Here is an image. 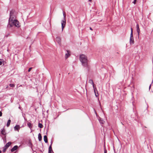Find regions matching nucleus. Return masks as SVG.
Wrapping results in <instances>:
<instances>
[{"label": "nucleus", "mask_w": 153, "mask_h": 153, "mask_svg": "<svg viewBox=\"0 0 153 153\" xmlns=\"http://www.w3.org/2000/svg\"><path fill=\"white\" fill-rule=\"evenodd\" d=\"M67 53L65 54V58H67L70 55V51H67Z\"/></svg>", "instance_id": "nucleus-12"}, {"label": "nucleus", "mask_w": 153, "mask_h": 153, "mask_svg": "<svg viewBox=\"0 0 153 153\" xmlns=\"http://www.w3.org/2000/svg\"><path fill=\"white\" fill-rule=\"evenodd\" d=\"M13 26L17 27H19L20 26L19 24V22L16 19L12 20L11 19V17H10V18L9 19L8 24L7 25V27L10 28Z\"/></svg>", "instance_id": "nucleus-1"}, {"label": "nucleus", "mask_w": 153, "mask_h": 153, "mask_svg": "<svg viewBox=\"0 0 153 153\" xmlns=\"http://www.w3.org/2000/svg\"><path fill=\"white\" fill-rule=\"evenodd\" d=\"M137 0H134V1L133 2L134 4H135L136 3Z\"/></svg>", "instance_id": "nucleus-29"}, {"label": "nucleus", "mask_w": 153, "mask_h": 153, "mask_svg": "<svg viewBox=\"0 0 153 153\" xmlns=\"http://www.w3.org/2000/svg\"><path fill=\"white\" fill-rule=\"evenodd\" d=\"M104 153H107V150L106 149H104Z\"/></svg>", "instance_id": "nucleus-28"}, {"label": "nucleus", "mask_w": 153, "mask_h": 153, "mask_svg": "<svg viewBox=\"0 0 153 153\" xmlns=\"http://www.w3.org/2000/svg\"><path fill=\"white\" fill-rule=\"evenodd\" d=\"M1 151L0 150V153H1Z\"/></svg>", "instance_id": "nucleus-37"}, {"label": "nucleus", "mask_w": 153, "mask_h": 153, "mask_svg": "<svg viewBox=\"0 0 153 153\" xmlns=\"http://www.w3.org/2000/svg\"><path fill=\"white\" fill-rule=\"evenodd\" d=\"M20 127L19 125H16L14 127V129L15 131H18V132L19 131V130L20 129Z\"/></svg>", "instance_id": "nucleus-9"}, {"label": "nucleus", "mask_w": 153, "mask_h": 153, "mask_svg": "<svg viewBox=\"0 0 153 153\" xmlns=\"http://www.w3.org/2000/svg\"><path fill=\"white\" fill-rule=\"evenodd\" d=\"M90 30H93L92 29V28H91V27H90Z\"/></svg>", "instance_id": "nucleus-31"}, {"label": "nucleus", "mask_w": 153, "mask_h": 153, "mask_svg": "<svg viewBox=\"0 0 153 153\" xmlns=\"http://www.w3.org/2000/svg\"><path fill=\"white\" fill-rule=\"evenodd\" d=\"M2 60V59H0V60L1 61ZM2 62L1 61H0V65H2Z\"/></svg>", "instance_id": "nucleus-27"}, {"label": "nucleus", "mask_w": 153, "mask_h": 153, "mask_svg": "<svg viewBox=\"0 0 153 153\" xmlns=\"http://www.w3.org/2000/svg\"><path fill=\"white\" fill-rule=\"evenodd\" d=\"M18 148V146L17 145L14 146L13 148L11 149V152H13L14 151L16 150Z\"/></svg>", "instance_id": "nucleus-11"}, {"label": "nucleus", "mask_w": 153, "mask_h": 153, "mask_svg": "<svg viewBox=\"0 0 153 153\" xmlns=\"http://www.w3.org/2000/svg\"><path fill=\"white\" fill-rule=\"evenodd\" d=\"M48 153H52V152L48 151Z\"/></svg>", "instance_id": "nucleus-35"}, {"label": "nucleus", "mask_w": 153, "mask_h": 153, "mask_svg": "<svg viewBox=\"0 0 153 153\" xmlns=\"http://www.w3.org/2000/svg\"><path fill=\"white\" fill-rule=\"evenodd\" d=\"M136 28H137V33H138V35L139 36V35H140V29L139 28V24L138 23L137 24Z\"/></svg>", "instance_id": "nucleus-8"}, {"label": "nucleus", "mask_w": 153, "mask_h": 153, "mask_svg": "<svg viewBox=\"0 0 153 153\" xmlns=\"http://www.w3.org/2000/svg\"><path fill=\"white\" fill-rule=\"evenodd\" d=\"M79 59L83 66L88 67L87 57L84 54L80 55Z\"/></svg>", "instance_id": "nucleus-2"}, {"label": "nucleus", "mask_w": 153, "mask_h": 153, "mask_svg": "<svg viewBox=\"0 0 153 153\" xmlns=\"http://www.w3.org/2000/svg\"><path fill=\"white\" fill-rule=\"evenodd\" d=\"M89 0V1L90 2H91L92 1V0Z\"/></svg>", "instance_id": "nucleus-36"}, {"label": "nucleus", "mask_w": 153, "mask_h": 153, "mask_svg": "<svg viewBox=\"0 0 153 153\" xmlns=\"http://www.w3.org/2000/svg\"><path fill=\"white\" fill-rule=\"evenodd\" d=\"M9 86L11 87H15V85L14 84H9Z\"/></svg>", "instance_id": "nucleus-24"}, {"label": "nucleus", "mask_w": 153, "mask_h": 153, "mask_svg": "<svg viewBox=\"0 0 153 153\" xmlns=\"http://www.w3.org/2000/svg\"><path fill=\"white\" fill-rule=\"evenodd\" d=\"M99 120L100 123L101 124H104L105 123V121L100 118L99 119Z\"/></svg>", "instance_id": "nucleus-17"}, {"label": "nucleus", "mask_w": 153, "mask_h": 153, "mask_svg": "<svg viewBox=\"0 0 153 153\" xmlns=\"http://www.w3.org/2000/svg\"><path fill=\"white\" fill-rule=\"evenodd\" d=\"M22 86V85H20L19 86Z\"/></svg>", "instance_id": "nucleus-39"}, {"label": "nucleus", "mask_w": 153, "mask_h": 153, "mask_svg": "<svg viewBox=\"0 0 153 153\" xmlns=\"http://www.w3.org/2000/svg\"><path fill=\"white\" fill-rule=\"evenodd\" d=\"M121 123H122L123 125V123H122V122H121Z\"/></svg>", "instance_id": "nucleus-38"}, {"label": "nucleus", "mask_w": 153, "mask_h": 153, "mask_svg": "<svg viewBox=\"0 0 153 153\" xmlns=\"http://www.w3.org/2000/svg\"><path fill=\"white\" fill-rule=\"evenodd\" d=\"M7 149V148H6V147H5V146H4L3 148V152H6V151Z\"/></svg>", "instance_id": "nucleus-22"}, {"label": "nucleus", "mask_w": 153, "mask_h": 153, "mask_svg": "<svg viewBox=\"0 0 153 153\" xmlns=\"http://www.w3.org/2000/svg\"><path fill=\"white\" fill-rule=\"evenodd\" d=\"M88 82L89 83H91V84H92L93 85V87L94 88H95L94 87V84L93 81V80L91 79H90L89 80Z\"/></svg>", "instance_id": "nucleus-14"}, {"label": "nucleus", "mask_w": 153, "mask_h": 153, "mask_svg": "<svg viewBox=\"0 0 153 153\" xmlns=\"http://www.w3.org/2000/svg\"><path fill=\"white\" fill-rule=\"evenodd\" d=\"M48 151H49V152L53 151L51 145H50L49 146V149H48Z\"/></svg>", "instance_id": "nucleus-20"}, {"label": "nucleus", "mask_w": 153, "mask_h": 153, "mask_svg": "<svg viewBox=\"0 0 153 153\" xmlns=\"http://www.w3.org/2000/svg\"><path fill=\"white\" fill-rule=\"evenodd\" d=\"M56 40L59 45H61V39L59 37H57L56 38Z\"/></svg>", "instance_id": "nucleus-7"}, {"label": "nucleus", "mask_w": 153, "mask_h": 153, "mask_svg": "<svg viewBox=\"0 0 153 153\" xmlns=\"http://www.w3.org/2000/svg\"><path fill=\"white\" fill-rule=\"evenodd\" d=\"M131 33L130 35H133V29H132V28H131Z\"/></svg>", "instance_id": "nucleus-25"}, {"label": "nucleus", "mask_w": 153, "mask_h": 153, "mask_svg": "<svg viewBox=\"0 0 153 153\" xmlns=\"http://www.w3.org/2000/svg\"><path fill=\"white\" fill-rule=\"evenodd\" d=\"M151 87V85H149V89H150V88Z\"/></svg>", "instance_id": "nucleus-34"}, {"label": "nucleus", "mask_w": 153, "mask_h": 153, "mask_svg": "<svg viewBox=\"0 0 153 153\" xmlns=\"http://www.w3.org/2000/svg\"><path fill=\"white\" fill-rule=\"evenodd\" d=\"M38 138L39 140V141H40L42 140V137L40 133H39L38 134Z\"/></svg>", "instance_id": "nucleus-18"}, {"label": "nucleus", "mask_w": 153, "mask_h": 153, "mask_svg": "<svg viewBox=\"0 0 153 153\" xmlns=\"http://www.w3.org/2000/svg\"><path fill=\"white\" fill-rule=\"evenodd\" d=\"M52 143H53V142L51 141V145H52Z\"/></svg>", "instance_id": "nucleus-32"}, {"label": "nucleus", "mask_w": 153, "mask_h": 153, "mask_svg": "<svg viewBox=\"0 0 153 153\" xmlns=\"http://www.w3.org/2000/svg\"><path fill=\"white\" fill-rule=\"evenodd\" d=\"M11 122V120H9L8 121L7 124V126L9 127L10 125Z\"/></svg>", "instance_id": "nucleus-19"}, {"label": "nucleus", "mask_w": 153, "mask_h": 153, "mask_svg": "<svg viewBox=\"0 0 153 153\" xmlns=\"http://www.w3.org/2000/svg\"><path fill=\"white\" fill-rule=\"evenodd\" d=\"M32 69V68H30L29 69H28V71L29 72H30V71H31V70Z\"/></svg>", "instance_id": "nucleus-26"}, {"label": "nucleus", "mask_w": 153, "mask_h": 153, "mask_svg": "<svg viewBox=\"0 0 153 153\" xmlns=\"http://www.w3.org/2000/svg\"><path fill=\"white\" fill-rule=\"evenodd\" d=\"M38 127L40 128H42L43 127V126L42 124L39 123L38 124Z\"/></svg>", "instance_id": "nucleus-21"}, {"label": "nucleus", "mask_w": 153, "mask_h": 153, "mask_svg": "<svg viewBox=\"0 0 153 153\" xmlns=\"http://www.w3.org/2000/svg\"><path fill=\"white\" fill-rule=\"evenodd\" d=\"M94 89L95 94V95L96 97H97L98 96V93L97 90L96 88H94Z\"/></svg>", "instance_id": "nucleus-10"}, {"label": "nucleus", "mask_w": 153, "mask_h": 153, "mask_svg": "<svg viewBox=\"0 0 153 153\" xmlns=\"http://www.w3.org/2000/svg\"><path fill=\"white\" fill-rule=\"evenodd\" d=\"M14 12V11L13 10H11L10 11V17H11V19L12 20H13V19H14V17L13 16V13Z\"/></svg>", "instance_id": "nucleus-6"}, {"label": "nucleus", "mask_w": 153, "mask_h": 153, "mask_svg": "<svg viewBox=\"0 0 153 153\" xmlns=\"http://www.w3.org/2000/svg\"><path fill=\"white\" fill-rule=\"evenodd\" d=\"M44 141L45 143L48 142L47 137L46 135H45L44 137Z\"/></svg>", "instance_id": "nucleus-16"}, {"label": "nucleus", "mask_w": 153, "mask_h": 153, "mask_svg": "<svg viewBox=\"0 0 153 153\" xmlns=\"http://www.w3.org/2000/svg\"><path fill=\"white\" fill-rule=\"evenodd\" d=\"M14 12V11L13 10H11L10 11V17H11V19L12 20H13V19H14V17L13 16V13Z\"/></svg>", "instance_id": "nucleus-5"}, {"label": "nucleus", "mask_w": 153, "mask_h": 153, "mask_svg": "<svg viewBox=\"0 0 153 153\" xmlns=\"http://www.w3.org/2000/svg\"><path fill=\"white\" fill-rule=\"evenodd\" d=\"M9 86L8 85H7V86L6 87V88H8Z\"/></svg>", "instance_id": "nucleus-33"}, {"label": "nucleus", "mask_w": 153, "mask_h": 153, "mask_svg": "<svg viewBox=\"0 0 153 153\" xmlns=\"http://www.w3.org/2000/svg\"><path fill=\"white\" fill-rule=\"evenodd\" d=\"M1 133L2 134H3V135H5V134H6L4 128H3V129H2L1 130Z\"/></svg>", "instance_id": "nucleus-15"}, {"label": "nucleus", "mask_w": 153, "mask_h": 153, "mask_svg": "<svg viewBox=\"0 0 153 153\" xmlns=\"http://www.w3.org/2000/svg\"><path fill=\"white\" fill-rule=\"evenodd\" d=\"M12 143L10 142H9L6 143V145L4 146L5 147L8 148L11 145Z\"/></svg>", "instance_id": "nucleus-13"}, {"label": "nucleus", "mask_w": 153, "mask_h": 153, "mask_svg": "<svg viewBox=\"0 0 153 153\" xmlns=\"http://www.w3.org/2000/svg\"><path fill=\"white\" fill-rule=\"evenodd\" d=\"M27 125L31 129L32 127V124L31 123H27Z\"/></svg>", "instance_id": "nucleus-23"}, {"label": "nucleus", "mask_w": 153, "mask_h": 153, "mask_svg": "<svg viewBox=\"0 0 153 153\" xmlns=\"http://www.w3.org/2000/svg\"><path fill=\"white\" fill-rule=\"evenodd\" d=\"M2 115V113L1 111H0V117H1Z\"/></svg>", "instance_id": "nucleus-30"}, {"label": "nucleus", "mask_w": 153, "mask_h": 153, "mask_svg": "<svg viewBox=\"0 0 153 153\" xmlns=\"http://www.w3.org/2000/svg\"><path fill=\"white\" fill-rule=\"evenodd\" d=\"M134 43L133 35H130V44H133Z\"/></svg>", "instance_id": "nucleus-4"}, {"label": "nucleus", "mask_w": 153, "mask_h": 153, "mask_svg": "<svg viewBox=\"0 0 153 153\" xmlns=\"http://www.w3.org/2000/svg\"><path fill=\"white\" fill-rule=\"evenodd\" d=\"M63 15L64 16V20H63L61 21V25H62V31L63 30L64 28L65 27V24H66L65 13V12L63 11Z\"/></svg>", "instance_id": "nucleus-3"}]
</instances>
